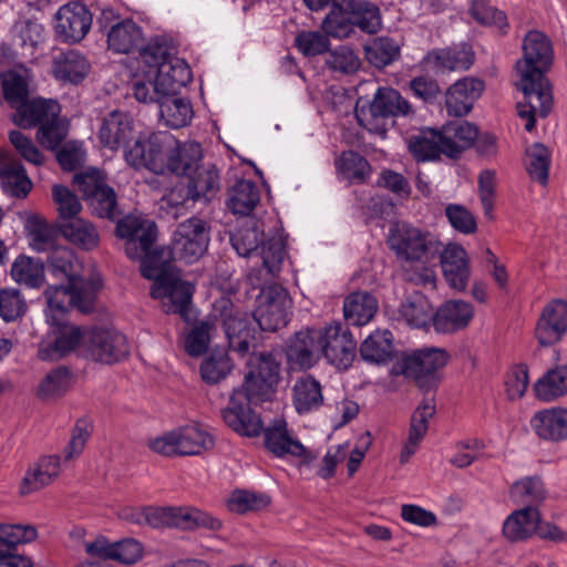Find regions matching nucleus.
<instances>
[{"label":"nucleus","instance_id":"obj_57","mask_svg":"<svg viewBox=\"0 0 567 567\" xmlns=\"http://www.w3.org/2000/svg\"><path fill=\"white\" fill-rule=\"evenodd\" d=\"M28 310V303L18 288H0V318L4 322L21 319Z\"/></svg>","mask_w":567,"mask_h":567},{"label":"nucleus","instance_id":"obj_58","mask_svg":"<svg viewBox=\"0 0 567 567\" xmlns=\"http://www.w3.org/2000/svg\"><path fill=\"white\" fill-rule=\"evenodd\" d=\"M70 386V374L64 368L50 371L39 383L37 395L43 401L63 395Z\"/></svg>","mask_w":567,"mask_h":567},{"label":"nucleus","instance_id":"obj_32","mask_svg":"<svg viewBox=\"0 0 567 567\" xmlns=\"http://www.w3.org/2000/svg\"><path fill=\"white\" fill-rule=\"evenodd\" d=\"M60 113L61 107L55 100L37 97L29 101L27 99L13 113L12 121L23 128L40 127Z\"/></svg>","mask_w":567,"mask_h":567},{"label":"nucleus","instance_id":"obj_39","mask_svg":"<svg viewBox=\"0 0 567 567\" xmlns=\"http://www.w3.org/2000/svg\"><path fill=\"white\" fill-rule=\"evenodd\" d=\"M62 236L83 250H93L100 244V234L96 227L87 219L76 217L60 223Z\"/></svg>","mask_w":567,"mask_h":567},{"label":"nucleus","instance_id":"obj_36","mask_svg":"<svg viewBox=\"0 0 567 567\" xmlns=\"http://www.w3.org/2000/svg\"><path fill=\"white\" fill-rule=\"evenodd\" d=\"M445 155L457 157L463 151L470 148L478 137L477 127L466 121L449 123L443 126Z\"/></svg>","mask_w":567,"mask_h":567},{"label":"nucleus","instance_id":"obj_38","mask_svg":"<svg viewBox=\"0 0 567 567\" xmlns=\"http://www.w3.org/2000/svg\"><path fill=\"white\" fill-rule=\"evenodd\" d=\"M90 69V63L84 55L69 50L54 58L52 72L56 80L76 84L86 78Z\"/></svg>","mask_w":567,"mask_h":567},{"label":"nucleus","instance_id":"obj_46","mask_svg":"<svg viewBox=\"0 0 567 567\" xmlns=\"http://www.w3.org/2000/svg\"><path fill=\"white\" fill-rule=\"evenodd\" d=\"M143 42L141 28L132 20L113 25L107 34L109 48L117 53H128Z\"/></svg>","mask_w":567,"mask_h":567},{"label":"nucleus","instance_id":"obj_51","mask_svg":"<svg viewBox=\"0 0 567 567\" xmlns=\"http://www.w3.org/2000/svg\"><path fill=\"white\" fill-rule=\"evenodd\" d=\"M336 168L350 183H364L371 175V166L360 154L348 151L336 159Z\"/></svg>","mask_w":567,"mask_h":567},{"label":"nucleus","instance_id":"obj_52","mask_svg":"<svg viewBox=\"0 0 567 567\" xmlns=\"http://www.w3.org/2000/svg\"><path fill=\"white\" fill-rule=\"evenodd\" d=\"M1 85L6 101L18 109L29 94V76L27 70H10L1 74Z\"/></svg>","mask_w":567,"mask_h":567},{"label":"nucleus","instance_id":"obj_26","mask_svg":"<svg viewBox=\"0 0 567 567\" xmlns=\"http://www.w3.org/2000/svg\"><path fill=\"white\" fill-rule=\"evenodd\" d=\"M484 90V82L477 78L465 76L457 80L447 89L445 94L447 113L457 117L467 115Z\"/></svg>","mask_w":567,"mask_h":567},{"label":"nucleus","instance_id":"obj_41","mask_svg":"<svg viewBox=\"0 0 567 567\" xmlns=\"http://www.w3.org/2000/svg\"><path fill=\"white\" fill-rule=\"evenodd\" d=\"M409 151L417 161H429L445 155L442 131L424 128L409 138Z\"/></svg>","mask_w":567,"mask_h":567},{"label":"nucleus","instance_id":"obj_31","mask_svg":"<svg viewBox=\"0 0 567 567\" xmlns=\"http://www.w3.org/2000/svg\"><path fill=\"white\" fill-rule=\"evenodd\" d=\"M474 317V308L463 300H449L436 311L433 327L440 333H453L466 328Z\"/></svg>","mask_w":567,"mask_h":567},{"label":"nucleus","instance_id":"obj_30","mask_svg":"<svg viewBox=\"0 0 567 567\" xmlns=\"http://www.w3.org/2000/svg\"><path fill=\"white\" fill-rule=\"evenodd\" d=\"M535 434L545 441L567 440V409L553 406L536 412L529 421Z\"/></svg>","mask_w":567,"mask_h":567},{"label":"nucleus","instance_id":"obj_22","mask_svg":"<svg viewBox=\"0 0 567 567\" xmlns=\"http://www.w3.org/2000/svg\"><path fill=\"white\" fill-rule=\"evenodd\" d=\"M92 16L79 1L62 6L55 13V31L65 42H79L90 31Z\"/></svg>","mask_w":567,"mask_h":567},{"label":"nucleus","instance_id":"obj_43","mask_svg":"<svg viewBox=\"0 0 567 567\" xmlns=\"http://www.w3.org/2000/svg\"><path fill=\"white\" fill-rule=\"evenodd\" d=\"M534 392L543 402H551L567 395V365L548 370L536 381Z\"/></svg>","mask_w":567,"mask_h":567},{"label":"nucleus","instance_id":"obj_55","mask_svg":"<svg viewBox=\"0 0 567 567\" xmlns=\"http://www.w3.org/2000/svg\"><path fill=\"white\" fill-rule=\"evenodd\" d=\"M166 99L159 102V115L165 124L172 128L187 125L193 116L192 105L184 99Z\"/></svg>","mask_w":567,"mask_h":567},{"label":"nucleus","instance_id":"obj_5","mask_svg":"<svg viewBox=\"0 0 567 567\" xmlns=\"http://www.w3.org/2000/svg\"><path fill=\"white\" fill-rule=\"evenodd\" d=\"M262 231L258 227H244L231 237V244L239 256H251L261 244L262 267L251 269L248 280L252 287H258L276 276L286 257L285 241L280 236H274L267 241L260 240Z\"/></svg>","mask_w":567,"mask_h":567},{"label":"nucleus","instance_id":"obj_23","mask_svg":"<svg viewBox=\"0 0 567 567\" xmlns=\"http://www.w3.org/2000/svg\"><path fill=\"white\" fill-rule=\"evenodd\" d=\"M321 328H306L291 338L287 359L293 369L306 370L313 367L321 354Z\"/></svg>","mask_w":567,"mask_h":567},{"label":"nucleus","instance_id":"obj_59","mask_svg":"<svg viewBox=\"0 0 567 567\" xmlns=\"http://www.w3.org/2000/svg\"><path fill=\"white\" fill-rule=\"evenodd\" d=\"M400 55L399 44L389 38H378L365 48V58L375 68H385Z\"/></svg>","mask_w":567,"mask_h":567},{"label":"nucleus","instance_id":"obj_37","mask_svg":"<svg viewBox=\"0 0 567 567\" xmlns=\"http://www.w3.org/2000/svg\"><path fill=\"white\" fill-rule=\"evenodd\" d=\"M292 403L299 414L317 411L323 404L322 386L312 375H302L292 388Z\"/></svg>","mask_w":567,"mask_h":567},{"label":"nucleus","instance_id":"obj_12","mask_svg":"<svg viewBox=\"0 0 567 567\" xmlns=\"http://www.w3.org/2000/svg\"><path fill=\"white\" fill-rule=\"evenodd\" d=\"M411 113L410 103L396 90L390 87H380L370 103L362 104V101L359 100L355 106V117L359 124L379 135L385 134L388 117L406 116Z\"/></svg>","mask_w":567,"mask_h":567},{"label":"nucleus","instance_id":"obj_4","mask_svg":"<svg viewBox=\"0 0 567 567\" xmlns=\"http://www.w3.org/2000/svg\"><path fill=\"white\" fill-rule=\"evenodd\" d=\"M138 59L144 65L142 72L154 76V92L162 96L175 95L192 80L188 64L171 55L164 44L150 43L140 51Z\"/></svg>","mask_w":567,"mask_h":567},{"label":"nucleus","instance_id":"obj_60","mask_svg":"<svg viewBox=\"0 0 567 567\" xmlns=\"http://www.w3.org/2000/svg\"><path fill=\"white\" fill-rule=\"evenodd\" d=\"M68 132V121L59 114L38 128L37 140L43 147L53 151L65 140Z\"/></svg>","mask_w":567,"mask_h":567},{"label":"nucleus","instance_id":"obj_49","mask_svg":"<svg viewBox=\"0 0 567 567\" xmlns=\"http://www.w3.org/2000/svg\"><path fill=\"white\" fill-rule=\"evenodd\" d=\"M11 277L29 288H39L44 281V267L40 259L19 256L11 266Z\"/></svg>","mask_w":567,"mask_h":567},{"label":"nucleus","instance_id":"obj_45","mask_svg":"<svg viewBox=\"0 0 567 567\" xmlns=\"http://www.w3.org/2000/svg\"><path fill=\"white\" fill-rule=\"evenodd\" d=\"M378 309L377 299L368 292H355L346 298L344 319L353 326L367 324Z\"/></svg>","mask_w":567,"mask_h":567},{"label":"nucleus","instance_id":"obj_9","mask_svg":"<svg viewBox=\"0 0 567 567\" xmlns=\"http://www.w3.org/2000/svg\"><path fill=\"white\" fill-rule=\"evenodd\" d=\"M116 235L125 239L126 256L141 261V270L148 258H154L155 265L166 259V249L153 250L156 225L150 219L135 215L125 216L116 225Z\"/></svg>","mask_w":567,"mask_h":567},{"label":"nucleus","instance_id":"obj_14","mask_svg":"<svg viewBox=\"0 0 567 567\" xmlns=\"http://www.w3.org/2000/svg\"><path fill=\"white\" fill-rule=\"evenodd\" d=\"M266 447L276 456L296 461L300 466L311 465L318 453L306 447L288 427L284 419H276L265 429Z\"/></svg>","mask_w":567,"mask_h":567},{"label":"nucleus","instance_id":"obj_19","mask_svg":"<svg viewBox=\"0 0 567 567\" xmlns=\"http://www.w3.org/2000/svg\"><path fill=\"white\" fill-rule=\"evenodd\" d=\"M126 337L114 330L89 329L84 337V352L92 360L114 363L128 354Z\"/></svg>","mask_w":567,"mask_h":567},{"label":"nucleus","instance_id":"obj_62","mask_svg":"<svg viewBox=\"0 0 567 567\" xmlns=\"http://www.w3.org/2000/svg\"><path fill=\"white\" fill-rule=\"evenodd\" d=\"M270 499L262 494L247 491H235L227 499L229 511L244 514L249 511H259L268 506Z\"/></svg>","mask_w":567,"mask_h":567},{"label":"nucleus","instance_id":"obj_15","mask_svg":"<svg viewBox=\"0 0 567 567\" xmlns=\"http://www.w3.org/2000/svg\"><path fill=\"white\" fill-rule=\"evenodd\" d=\"M74 184L83 194L93 214L107 219H114L118 215L115 192L105 183L100 171L92 169L75 175Z\"/></svg>","mask_w":567,"mask_h":567},{"label":"nucleus","instance_id":"obj_61","mask_svg":"<svg viewBox=\"0 0 567 567\" xmlns=\"http://www.w3.org/2000/svg\"><path fill=\"white\" fill-rule=\"evenodd\" d=\"M38 530L33 525L1 524L0 523V546L16 549L18 545L35 540Z\"/></svg>","mask_w":567,"mask_h":567},{"label":"nucleus","instance_id":"obj_48","mask_svg":"<svg viewBox=\"0 0 567 567\" xmlns=\"http://www.w3.org/2000/svg\"><path fill=\"white\" fill-rule=\"evenodd\" d=\"M44 27L35 20H20L14 24V41L24 55H33L45 41Z\"/></svg>","mask_w":567,"mask_h":567},{"label":"nucleus","instance_id":"obj_40","mask_svg":"<svg viewBox=\"0 0 567 567\" xmlns=\"http://www.w3.org/2000/svg\"><path fill=\"white\" fill-rule=\"evenodd\" d=\"M187 176L188 196L193 202L210 200L220 189L219 173L214 166H197Z\"/></svg>","mask_w":567,"mask_h":567},{"label":"nucleus","instance_id":"obj_29","mask_svg":"<svg viewBox=\"0 0 567 567\" xmlns=\"http://www.w3.org/2000/svg\"><path fill=\"white\" fill-rule=\"evenodd\" d=\"M425 68L435 72L465 71L474 62V53L467 44L437 49L429 52L423 59Z\"/></svg>","mask_w":567,"mask_h":567},{"label":"nucleus","instance_id":"obj_63","mask_svg":"<svg viewBox=\"0 0 567 567\" xmlns=\"http://www.w3.org/2000/svg\"><path fill=\"white\" fill-rule=\"evenodd\" d=\"M52 196L61 221L76 218L82 210L79 198L65 186L54 185Z\"/></svg>","mask_w":567,"mask_h":567},{"label":"nucleus","instance_id":"obj_54","mask_svg":"<svg viewBox=\"0 0 567 567\" xmlns=\"http://www.w3.org/2000/svg\"><path fill=\"white\" fill-rule=\"evenodd\" d=\"M550 162V151L544 144L534 143L526 150V169L530 178L542 185L548 182Z\"/></svg>","mask_w":567,"mask_h":567},{"label":"nucleus","instance_id":"obj_13","mask_svg":"<svg viewBox=\"0 0 567 567\" xmlns=\"http://www.w3.org/2000/svg\"><path fill=\"white\" fill-rule=\"evenodd\" d=\"M209 234L204 220L193 217L181 223L172 240L171 251L166 258L192 264L197 261L207 250Z\"/></svg>","mask_w":567,"mask_h":567},{"label":"nucleus","instance_id":"obj_11","mask_svg":"<svg viewBox=\"0 0 567 567\" xmlns=\"http://www.w3.org/2000/svg\"><path fill=\"white\" fill-rule=\"evenodd\" d=\"M388 245L396 258L404 261H427L441 250L436 236L408 223L391 226Z\"/></svg>","mask_w":567,"mask_h":567},{"label":"nucleus","instance_id":"obj_64","mask_svg":"<svg viewBox=\"0 0 567 567\" xmlns=\"http://www.w3.org/2000/svg\"><path fill=\"white\" fill-rule=\"evenodd\" d=\"M213 324L208 321L197 323L184 339V349L192 357L203 354L212 338Z\"/></svg>","mask_w":567,"mask_h":567},{"label":"nucleus","instance_id":"obj_6","mask_svg":"<svg viewBox=\"0 0 567 567\" xmlns=\"http://www.w3.org/2000/svg\"><path fill=\"white\" fill-rule=\"evenodd\" d=\"M142 276L154 280L151 288L153 298L169 300V303L165 305L167 313H178L185 320H189L188 307L195 290L194 285L182 280L167 258L158 265H155L154 258H148L142 269Z\"/></svg>","mask_w":567,"mask_h":567},{"label":"nucleus","instance_id":"obj_7","mask_svg":"<svg viewBox=\"0 0 567 567\" xmlns=\"http://www.w3.org/2000/svg\"><path fill=\"white\" fill-rule=\"evenodd\" d=\"M360 28L367 33H377L381 28L379 8L367 1L332 0V10L322 22L324 32L333 38H348Z\"/></svg>","mask_w":567,"mask_h":567},{"label":"nucleus","instance_id":"obj_27","mask_svg":"<svg viewBox=\"0 0 567 567\" xmlns=\"http://www.w3.org/2000/svg\"><path fill=\"white\" fill-rule=\"evenodd\" d=\"M134 121L125 112L112 111L103 120L97 131V138L103 147L111 151H118L126 147L133 140Z\"/></svg>","mask_w":567,"mask_h":567},{"label":"nucleus","instance_id":"obj_24","mask_svg":"<svg viewBox=\"0 0 567 567\" xmlns=\"http://www.w3.org/2000/svg\"><path fill=\"white\" fill-rule=\"evenodd\" d=\"M567 332V300L557 298L548 301L537 320L535 337L542 346L558 342Z\"/></svg>","mask_w":567,"mask_h":567},{"label":"nucleus","instance_id":"obj_34","mask_svg":"<svg viewBox=\"0 0 567 567\" xmlns=\"http://www.w3.org/2000/svg\"><path fill=\"white\" fill-rule=\"evenodd\" d=\"M539 511L524 506L511 513L503 523V535L511 543L526 542L536 535Z\"/></svg>","mask_w":567,"mask_h":567},{"label":"nucleus","instance_id":"obj_25","mask_svg":"<svg viewBox=\"0 0 567 567\" xmlns=\"http://www.w3.org/2000/svg\"><path fill=\"white\" fill-rule=\"evenodd\" d=\"M449 358V353L444 349H422L404 358L402 362L395 367V372L402 373L406 378L420 380L444 368Z\"/></svg>","mask_w":567,"mask_h":567},{"label":"nucleus","instance_id":"obj_47","mask_svg":"<svg viewBox=\"0 0 567 567\" xmlns=\"http://www.w3.org/2000/svg\"><path fill=\"white\" fill-rule=\"evenodd\" d=\"M260 194L251 181L240 179L228 192L227 205L237 215H248L259 203Z\"/></svg>","mask_w":567,"mask_h":567},{"label":"nucleus","instance_id":"obj_35","mask_svg":"<svg viewBox=\"0 0 567 567\" xmlns=\"http://www.w3.org/2000/svg\"><path fill=\"white\" fill-rule=\"evenodd\" d=\"M0 181L3 190L14 197H24L32 188V182L21 163L1 151Z\"/></svg>","mask_w":567,"mask_h":567},{"label":"nucleus","instance_id":"obj_8","mask_svg":"<svg viewBox=\"0 0 567 567\" xmlns=\"http://www.w3.org/2000/svg\"><path fill=\"white\" fill-rule=\"evenodd\" d=\"M100 287L99 280L50 285L44 291L48 323H59L71 307L82 312L91 311Z\"/></svg>","mask_w":567,"mask_h":567},{"label":"nucleus","instance_id":"obj_21","mask_svg":"<svg viewBox=\"0 0 567 567\" xmlns=\"http://www.w3.org/2000/svg\"><path fill=\"white\" fill-rule=\"evenodd\" d=\"M85 553L94 558L111 559L124 565H133L143 557V545L133 538L111 543L104 536L84 543Z\"/></svg>","mask_w":567,"mask_h":567},{"label":"nucleus","instance_id":"obj_44","mask_svg":"<svg viewBox=\"0 0 567 567\" xmlns=\"http://www.w3.org/2000/svg\"><path fill=\"white\" fill-rule=\"evenodd\" d=\"M48 267L51 275L68 282L85 281L79 277V262L74 251L66 246H59L48 255Z\"/></svg>","mask_w":567,"mask_h":567},{"label":"nucleus","instance_id":"obj_17","mask_svg":"<svg viewBox=\"0 0 567 567\" xmlns=\"http://www.w3.org/2000/svg\"><path fill=\"white\" fill-rule=\"evenodd\" d=\"M51 330L39 344L38 355L41 360L55 361L69 354L78 347L84 350V337L89 329L59 320V323H49Z\"/></svg>","mask_w":567,"mask_h":567},{"label":"nucleus","instance_id":"obj_18","mask_svg":"<svg viewBox=\"0 0 567 567\" xmlns=\"http://www.w3.org/2000/svg\"><path fill=\"white\" fill-rule=\"evenodd\" d=\"M214 317L221 320L229 347L241 355L248 353L254 337L248 315L235 309L228 298H220L214 303Z\"/></svg>","mask_w":567,"mask_h":567},{"label":"nucleus","instance_id":"obj_20","mask_svg":"<svg viewBox=\"0 0 567 567\" xmlns=\"http://www.w3.org/2000/svg\"><path fill=\"white\" fill-rule=\"evenodd\" d=\"M321 354L337 369H348L354 358L357 342L340 322H332L321 328Z\"/></svg>","mask_w":567,"mask_h":567},{"label":"nucleus","instance_id":"obj_53","mask_svg":"<svg viewBox=\"0 0 567 567\" xmlns=\"http://www.w3.org/2000/svg\"><path fill=\"white\" fill-rule=\"evenodd\" d=\"M509 496L516 504L533 506L545 499L546 491L539 477H524L511 486Z\"/></svg>","mask_w":567,"mask_h":567},{"label":"nucleus","instance_id":"obj_10","mask_svg":"<svg viewBox=\"0 0 567 567\" xmlns=\"http://www.w3.org/2000/svg\"><path fill=\"white\" fill-rule=\"evenodd\" d=\"M147 445L163 456H192L210 450L214 437L202 425L193 423L152 437Z\"/></svg>","mask_w":567,"mask_h":567},{"label":"nucleus","instance_id":"obj_42","mask_svg":"<svg viewBox=\"0 0 567 567\" xmlns=\"http://www.w3.org/2000/svg\"><path fill=\"white\" fill-rule=\"evenodd\" d=\"M399 313L405 323L413 328H425L430 323L433 324L435 315L429 299L419 292L412 293L402 302Z\"/></svg>","mask_w":567,"mask_h":567},{"label":"nucleus","instance_id":"obj_33","mask_svg":"<svg viewBox=\"0 0 567 567\" xmlns=\"http://www.w3.org/2000/svg\"><path fill=\"white\" fill-rule=\"evenodd\" d=\"M443 274L450 286L456 290H464L470 278V264L465 249L451 243L441 252Z\"/></svg>","mask_w":567,"mask_h":567},{"label":"nucleus","instance_id":"obj_50","mask_svg":"<svg viewBox=\"0 0 567 567\" xmlns=\"http://www.w3.org/2000/svg\"><path fill=\"white\" fill-rule=\"evenodd\" d=\"M393 336L389 330H377L361 344L360 353L363 360L373 363L388 361L392 353Z\"/></svg>","mask_w":567,"mask_h":567},{"label":"nucleus","instance_id":"obj_28","mask_svg":"<svg viewBox=\"0 0 567 567\" xmlns=\"http://www.w3.org/2000/svg\"><path fill=\"white\" fill-rule=\"evenodd\" d=\"M169 526L182 529L207 528L217 530L221 523L210 514L196 507H159V527Z\"/></svg>","mask_w":567,"mask_h":567},{"label":"nucleus","instance_id":"obj_3","mask_svg":"<svg viewBox=\"0 0 567 567\" xmlns=\"http://www.w3.org/2000/svg\"><path fill=\"white\" fill-rule=\"evenodd\" d=\"M202 147L197 142L181 143L165 132L135 140L124 152L126 163L135 169L146 168L155 174L166 172L187 175L202 159Z\"/></svg>","mask_w":567,"mask_h":567},{"label":"nucleus","instance_id":"obj_56","mask_svg":"<svg viewBox=\"0 0 567 567\" xmlns=\"http://www.w3.org/2000/svg\"><path fill=\"white\" fill-rule=\"evenodd\" d=\"M233 369V362L224 350L213 351L200 364V377L208 384L225 379Z\"/></svg>","mask_w":567,"mask_h":567},{"label":"nucleus","instance_id":"obj_16","mask_svg":"<svg viewBox=\"0 0 567 567\" xmlns=\"http://www.w3.org/2000/svg\"><path fill=\"white\" fill-rule=\"evenodd\" d=\"M254 319L264 331H276L287 324L290 299L279 285L264 287L257 297Z\"/></svg>","mask_w":567,"mask_h":567},{"label":"nucleus","instance_id":"obj_1","mask_svg":"<svg viewBox=\"0 0 567 567\" xmlns=\"http://www.w3.org/2000/svg\"><path fill=\"white\" fill-rule=\"evenodd\" d=\"M553 58L551 44L539 31H529L523 41V58L516 62L517 87L524 101L517 104V113L526 120L525 130L532 132L535 117H546L553 107V93L545 72Z\"/></svg>","mask_w":567,"mask_h":567},{"label":"nucleus","instance_id":"obj_2","mask_svg":"<svg viewBox=\"0 0 567 567\" xmlns=\"http://www.w3.org/2000/svg\"><path fill=\"white\" fill-rule=\"evenodd\" d=\"M249 371L245 377L241 389L235 390L230 396L229 406L223 410L225 423L235 432L244 436H258L262 431V423L247 403L265 401L279 381V364L270 355L252 353L247 363Z\"/></svg>","mask_w":567,"mask_h":567}]
</instances>
